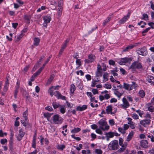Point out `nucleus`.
I'll return each instance as SVG.
<instances>
[{
	"label": "nucleus",
	"instance_id": "nucleus-1",
	"mask_svg": "<svg viewBox=\"0 0 154 154\" xmlns=\"http://www.w3.org/2000/svg\"><path fill=\"white\" fill-rule=\"evenodd\" d=\"M53 123L54 124H60L63 122V119L58 114L54 115L52 118Z\"/></svg>",
	"mask_w": 154,
	"mask_h": 154
},
{
	"label": "nucleus",
	"instance_id": "nucleus-2",
	"mask_svg": "<svg viewBox=\"0 0 154 154\" xmlns=\"http://www.w3.org/2000/svg\"><path fill=\"white\" fill-rule=\"evenodd\" d=\"M116 108H113L111 105H109L106 107V113L107 114H111L114 115L116 112Z\"/></svg>",
	"mask_w": 154,
	"mask_h": 154
},
{
	"label": "nucleus",
	"instance_id": "nucleus-3",
	"mask_svg": "<svg viewBox=\"0 0 154 154\" xmlns=\"http://www.w3.org/2000/svg\"><path fill=\"white\" fill-rule=\"evenodd\" d=\"M142 68V66L141 63L138 61H136L131 64L129 69H131L132 70H134L136 69H140Z\"/></svg>",
	"mask_w": 154,
	"mask_h": 154
},
{
	"label": "nucleus",
	"instance_id": "nucleus-4",
	"mask_svg": "<svg viewBox=\"0 0 154 154\" xmlns=\"http://www.w3.org/2000/svg\"><path fill=\"white\" fill-rule=\"evenodd\" d=\"M117 87V88L114 89V93L116 96L120 98L123 94V91L120 92L119 89L120 90L122 89V86L121 85H119Z\"/></svg>",
	"mask_w": 154,
	"mask_h": 154
},
{
	"label": "nucleus",
	"instance_id": "nucleus-5",
	"mask_svg": "<svg viewBox=\"0 0 154 154\" xmlns=\"http://www.w3.org/2000/svg\"><path fill=\"white\" fill-rule=\"evenodd\" d=\"M137 52L139 55L145 56L148 54V51L146 48L144 46L139 48L137 50Z\"/></svg>",
	"mask_w": 154,
	"mask_h": 154
},
{
	"label": "nucleus",
	"instance_id": "nucleus-6",
	"mask_svg": "<svg viewBox=\"0 0 154 154\" xmlns=\"http://www.w3.org/2000/svg\"><path fill=\"white\" fill-rule=\"evenodd\" d=\"M109 146L112 150H116L117 149L119 148L118 141L115 140L112 141L109 143Z\"/></svg>",
	"mask_w": 154,
	"mask_h": 154
},
{
	"label": "nucleus",
	"instance_id": "nucleus-7",
	"mask_svg": "<svg viewBox=\"0 0 154 154\" xmlns=\"http://www.w3.org/2000/svg\"><path fill=\"white\" fill-rule=\"evenodd\" d=\"M132 60V58L131 57H125L121 58L118 63L120 65H124L126 63L130 62Z\"/></svg>",
	"mask_w": 154,
	"mask_h": 154
},
{
	"label": "nucleus",
	"instance_id": "nucleus-8",
	"mask_svg": "<svg viewBox=\"0 0 154 154\" xmlns=\"http://www.w3.org/2000/svg\"><path fill=\"white\" fill-rule=\"evenodd\" d=\"M96 59L95 56L92 54H90L88 56L87 59H85V63H89L93 62Z\"/></svg>",
	"mask_w": 154,
	"mask_h": 154
},
{
	"label": "nucleus",
	"instance_id": "nucleus-9",
	"mask_svg": "<svg viewBox=\"0 0 154 154\" xmlns=\"http://www.w3.org/2000/svg\"><path fill=\"white\" fill-rule=\"evenodd\" d=\"M122 101V103L120 105L121 108L126 109L129 106L130 104L126 98H123Z\"/></svg>",
	"mask_w": 154,
	"mask_h": 154
},
{
	"label": "nucleus",
	"instance_id": "nucleus-10",
	"mask_svg": "<svg viewBox=\"0 0 154 154\" xmlns=\"http://www.w3.org/2000/svg\"><path fill=\"white\" fill-rule=\"evenodd\" d=\"M44 21L43 23V26L45 27H47V24L49 23L51 20V17L50 16H45L43 17Z\"/></svg>",
	"mask_w": 154,
	"mask_h": 154
},
{
	"label": "nucleus",
	"instance_id": "nucleus-11",
	"mask_svg": "<svg viewBox=\"0 0 154 154\" xmlns=\"http://www.w3.org/2000/svg\"><path fill=\"white\" fill-rule=\"evenodd\" d=\"M130 13H128L127 15L124 16L121 20L119 21V23L122 24L125 23L130 18Z\"/></svg>",
	"mask_w": 154,
	"mask_h": 154
},
{
	"label": "nucleus",
	"instance_id": "nucleus-12",
	"mask_svg": "<svg viewBox=\"0 0 154 154\" xmlns=\"http://www.w3.org/2000/svg\"><path fill=\"white\" fill-rule=\"evenodd\" d=\"M128 121V124L129 125V126L132 129H134L135 128V123L132 121V119L130 117H128L126 118Z\"/></svg>",
	"mask_w": 154,
	"mask_h": 154
},
{
	"label": "nucleus",
	"instance_id": "nucleus-13",
	"mask_svg": "<svg viewBox=\"0 0 154 154\" xmlns=\"http://www.w3.org/2000/svg\"><path fill=\"white\" fill-rule=\"evenodd\" d=\"M86 95L90 98L91 103L94 102L96 103H97V100H95V97L93 96L92 93L91 92H87Z\"/></svg>",
	"mask_w": 154,
	"mask_h": 154
},
{
	"label": "nucleus",
	"instance_id": "nucleus-14",
	"mask_svg": "<svg viewBox=\"0 0 154 154\" xmlns=\"http://www.w3.org/2000/svg\"><path fill=\"white\" fill-rule=\"evenodd\" d=\"M9 77L8 76L6 78V81L4 84V87L3 88V91L5 92H6L8 89L9 86Z\"/></svg>",
	"mask_w": 154,
	"mask_h": 154
},
{
	"label": "nucleus",
	"instance_id": "nucleus-15",
	"mask_svg": "<svg viewBox=\"0 0 154 154\" xmlns=\"http://www.w3.org/2000/svg\"><path fill=\"white\" fill-rule=\"evenodd\" d=\"M25 133L23 132V130L22 128L20 129L19 131V134L17 137V140L20 141L22 139V138L23 137Z\"/></svg>",
	"mask_w": 154,
	"mask_h": 154
},
{
	"label": "nucleus",
	"instance_id": "nucleus-16",
	"mask_svg": "<svg viewBox=\"0 0 154 154\" xmlns=\"http://www.w3.org/2000/svg\"><path fill=\"white\" fill-rule=\"evenodd\" d=\"M97 76H101L102 75V71L101 66L99 64L97 65V70L96 72Z\"/></svg>",
	"mask_w": 154,
	"mask_h": 154
},
{
	"label": "nucleus",
	"instance_id": "nucleus-17",
	"mask_svg": "<svg viewBox=\"0 0 154 154\" xmlns=\"http://www.w3.org/2000/svg\"><path fill=\"white\" fill-rule=\"evenodd\" d=\"M150 122V120L149 119H144L140 121V125L146 127L147 125H149Z\"/></svg>",
	"mask_w": 154,
	"mask_h": 154
},
{
	"label": "nucleus",
	"instance_id": "nucleus-18",
	"mask_svg": "<svg viewBox=\"0 0 154 154\" xmlns=\"http://www.w3.org/2000/svg\"><path fill=\"white\" fill-rule=\"evenodd\" d=\"M123 87L125 90L128 91H131L133 89L132 85L125 83H123Z\"/></svg>",
	"mask_w": 154,
	"mask_h": 154
},
{
	"label": "nucleus",
	"instance_id": "nucleus-19",
	"mask_svg": "<svg viewBox=\"0 0 154 154\" xmlns=\"http://www.w3.org/2000/svg\"><path fill=\"white\" fill-rule=\"evenodd\" d=\"M146 80L148 83L152 85L154 83V77L151 75H148L147 77Z\"/></svg>",
	"mask_w": 154,
	"mask_h": 154
},
{
	"label": "nucleus",
	"instance_id": "nucleus-20",
	"mask_svg": "<svg viewBox=\"0 0 154 154\" xmlns=\"http://www.w3.org/2000/svg\"><path fill=\"white\" fill-rule=\"evenodd\" d=\"M24 35L22 33H20L15 37V41L16 42H18L22 38Z\"/></svg>",
	"mask_w": 154,
	"mask_h": 154
},
{
	"label": "nucleus",
	"instance_id": "nucleus-21",
	"mask_svg": "<svg viewBox=\"0 0 154 154\" xmlns=\"http://www.w3.org/2000/svg\"><path fill=\"white\" fill-rule=\"evenodd\" d=\"M87 108V105H84L81 106H77L76 109L78 111H82L86 109Z\"/></svg>",
	"mask_w": 154,
	"mask_h": 154
},
{
	"label": "nucleus",
	"instance_id": "nucleus-22",
	"mask_svg": "<svg viewBox=\"0 0 154 154\" xmlns=\"http://www.w3.org/2000/svg\"><path fill=\"white\" fill-rule=\"evenodd\" d=\"M33 45L35 46H37L39 45L40 39L38 38L35 37L33 39Z\"/></svg>",
	"mask_w": 154,
	"mask_h": 154
},
{
	"label": "nucleus",
	"instance_id": "nucleus-23",
	"mask_svg": "<svg viewBox=\"0 0 154 154\" xmlns=\"http://www.w3.org/2000/svg\"><path fill=\"white\" fill-rule=\"evenodd\" d=\"M69 41V39H66L65 41H64L63 44L62 45L61 48V51H63L65 48L67 46L68 43Z\"/></svg>",
	"mask_w": 154,
	"mask_h": 154
},
{
	"label": "nucleus",
	"instance_id": "nucleus-24",
	"mask_svg": "<svg viewBox=\"0 0 154 154\" xmlns=\"http://www.w3.org/2000/svg\"><path fill=\"white\" fill-rule=\"evenodd\" d=\"M140 146L144 148H146L148 147V143L146 140H142L140 142Z\"/></svg>",
	"mask_w": 154,
	"mask_h": 154
},
{
	"label": "nucleus",
	"instance_id": "nucleus-25",
	"mask_svg": "<svg viewBox=\"0 0 154 154\" xmlns=\"http://www.w3.org/2000/svg\"><path fill=\"white\" fill-rule=\"evenodd\" d=\"M28 111L27 110H26L23 113V116L21 119H23L26 121H28Z\"/></svg>",
	"mask_w": 154,
	"mask_h": 154
},
{
	"label": "nucleus",
	"instance_id": "nucleus-26",
	"mask_svg": "<svg viewBox=\"0 0 154 154\" xmlns=\"http://www.w3.org/2000/svg\"><path fill=\"white\" fill-rule=\"evenodd\" d=\"M103 82H104L108 80L109 74L107 72H105L103 76Z\"/></svg>",
	"mask_w": 154,
	"mask_h": 154
},
{
	"label": "nucleus",
	"instance_id": "nucleus-27",
	"mask_svg": "<svg viewBox=\"0 0 154 154\" xmlns=\"http://www.w3.org/2000/svg\"><path fill=\"white\" fill-rule=\"evenodd\" d=\"M59 109L60 112L62 114H64L66 112V108L64 106L60 105V106L59 107Z\"/></svg>",
	"mask_w": 154,
	"mask_h": 154
},
{
	"label": "nucleus",
	"instance_id": "nucleus-28",
	"mask_svg": "<svg viewBox=\"0 0 154 154\" xmlns=\"http://www.w3.org/2000/svg\"><path fill=\"white\" fill-rule=\"evenodd\" d=\"M104 126H105L104 127H103V126H100V128L103 131H108L109 130V126L108 125L107 123L105 125H104Z\"/></svg>",
	"mask_w": 154,
	"mask_h": 154
},
{
	"label": "nucleus",
	"instance_id": "nucleus-29",
	"mask_svg": "<svg viewBox=\"0 0 154 154\" xmlns=\"http://www.w3.org/2000/svg\"><path fill=\"white\" fill-rule=\"evenodd\" d=\"M134 134L133 132L132 131L128 135L127 139L126 141L128 142L129 141L132 139Z\"/></svg>",
	"mask_w": 154,
	"mask_h": 154
},
{
	"label": "nucleus",
	"instance_id": "nucleus-30",
	"mask_svg": "<svg viewBox=\"0 0 154 154\" xmlns=\"http://www.w3.org/2000/svg\"><path fill=\"white\" fill-rule=\"evenodd\" d=\"M17 88L15 90L14 94V97L15 98L17 97V94L18 92V89L19 88V84L18 83H17Z\"/></svg>",
	"mask_w": 154,
	"mask_h": 154
},
{
	"label": "nucleus",
	"instance_id": "nucleus-31",
	"mask_svg": "<svg viewBox=\"0 0 154 154\" xmlns=\"http://www.w3.org/2000/svg\"><path fill=\"white\" fill-rule=\"evenodd\" d=\"M138 94L139 96L142 98H143L145 95V93L143 90H140L139 91Z\"/></svg>",
	"mask_w": 154,
	"mask_h": 154
},
{
	"label": "nucleus",
	"instance_id": "nucleus-32",
	"mask_svg": "<svg viewBox=\"0 0 154 154\" xmlns=\"http://www.w3.org/2000/svg\"><path fill=\"white\" fill-rule=\"evenodd\" d=\"M107 122H106L104 120L101 119H100L98 122V123L99 125H101V126H104V125H105L106 124Z\"/></svg>",
	"mask_w": 154,
	"mask_h": 154
},
{
	"label": "nucleus",
	"instance_id": "nucleus-33",
	"mask_svg": "<svg viewBox=\"0 0 154 154\" xmlns=\"http://www.w3.org/2000/svg\"><path fill=\"white\" fill-rule=\"evenodd\" d=\"M76 88L74 84H72L70 85V93L72 94H73L74 91H75Z\"/></svg>",
	"mask_w": 154,
	"mask_h": 154
},
{
	"label": "nucleus",
	"instance_id": "nucleus-34",
	"mask_svg": "<svg viewBox=\"0 0 154 154\" xmlns=\"http://www.w3.org/2000/svg\"><path fill=\"white\" fill-rule=\"evenodd\" d=\"M53 87H52L51 86L49 88L48 91V93L50 94V95L51 97L54 95L55 93L54 92V90L53 88Z\"/></svg>",
	"mask_w": 154,
	"mask_h": 154
},
{
	"label": "nucleus",
	"instance_id": "nucleus-35",
	"mask_svg": "<svg viewBox=\"0 0 154 154\" xmlns=\"http://www.w3.org/2000/svg\"><path fill=\"white\" fill-rule=\"evenodd\" d=\"M113 132H109L106 134V137H108L110 138H112L114 137Z\"/></svg>",
	"mask_w": 154,
	"mask_h": 154
},
{
	"label": "nucleus",
	"instance_id": "nucleus-36",
	"mask_svg": "<svg viewBox=\"0 0 154 154\" xmlns=\"http://www.w3.org/2000/svg\"><path fill=\"white\" fill-rule=\"evenodd\" d=\"M111 17H108L104 21L103 23V26H105L110 20Z\"/></svg>",
	"mask_w": 154,
	"mask_h": 154
},
{
	"label": "nucleus",
	"instance_id": "nucleus-37",
	"mask_svg": "<svg viewBox=\"0 0 154 154\" xmlns=\"http://www.w3.org/2000/svg\"><path fill=\"white\" fill-rule=\"evenodd\" d=\"M94 153L95 154H102L103 151L100 149H96L94 150Z\"/></svg>",
	"mask_w": 154,
	"mask_h": 154
},
{
	"label": "nucleus",
	"instance_id": "nucleus-38",
	"mask_svg": "<svg viewBox=\"0 0 154 154\" xmlns=\"http://www.w3.org/2000/svg\"><path fill=\"white\" fill-rule=\"evenodd\" d=\"M52 106L54 109L59 107L60 105V104L56 102H53L52 103Z\"/></svg>",
	"mask_w": 154,
	"mask_h": 154
},
{
	"label": "nucleus",
	"instance_id": "nucleus-39",
	"mask_svg": "<svg viewBox=\"0 0 154 154\" xmlns=\"http://www.w3.org/2000/svg\"><path fill=\"white\" fill-rule=\"evenodd\" d=\"M81 130V129L79 128H74L71 131V132L72 133H75L79 132Z\"/></svg>",
	"mask_w": 154,
	"mask_h": 154
},
{
	"label": "nucleus",
	"instance_id": "nucleus-40",
	"mask_svg": "<svg viewBox=\"0 0 154 154\" xmlns=\"http://www.w3.org/2000/svg\"><path fill=\"white\" fill-rule=\"evenodd\" d=\"M54 78V76L53 75H51L50 76V78L48 79V80L47 82V85H49L50 84H51V82L53 80Z\"/></svg>",
	"mask_w": 154,
	"mask_h": 154
},
{
	"label": "nucleus",
	"instance_id": "nucleus-41",
	"mask_svg": "<svg viewBox=\"0 0 154 154\" xmlns=\"http://www.w3.org/2000/svg\"><path fill=\"white\" fill-rule=\"evenodd\" d=\"M44 67L43 66L42 67L40 68L38 70V71L34 74V77H35V76H37V75H38L40 74V73L41 72L42 70L44 68Z\"/></svg>",
	"mask_w": 154,
	"mask_h": 154
},
{
	"label": "nucleus",
	"instance_id": "nucleus-42",
	"mask_svg": "<svg viewBox=\"0 0 154 154\" xmlns=\"http://www.w3.org/2000/svg\"><path fill=\"white\" fill-rule=\"evenodd\" d=\"M20 122L21 124L25 127L28 124V121H26L23 119H21Z\"/></svg>",
	"mask_w": 154,
	"mask_h": 154
},
{
	"label": "nucleus",
	"instance_id": "nucleus-43",
	"mask_svg": "<svg viewBox=\"0 0 154 154\" xmlns=\"http://www.w3.org/2000/svg\"><path fill=\"white\" fill-rule=\"evenodd\" d=\"M132 118L134 120H137L139 119V116L136 113H134L131 115Z\"/></svg>",
	"mask_w": 154,
	"mask_h": 154
},
{
	"label": "nucleus",
	"instance_id": "nucleus-44",
	"mask_svg": "<svg viewBox=\"0 0 154 154\" xmlns=\"http://www.w3.org/2000/svg\"><path fill=\"white\" fill-rule=\"evenodd\" d=\"M51 115V114L49 113L48 112L45 113L44 114V117L47 118L48 121H49V119H50Z\"/></svg>",
	"mask_w": 154,
	"mask_h": 154
},
{
	"label": "nucleus",
	"instance_id": "nucleus-45",
	"mask_svg": "<svg viewBox=\"0 0 154 154\" xmlns=\"http://www.w3.org/2000/svg\"><path fill=\"white\" fill-rule=\"evenodd\" d=\"M140 42L138 43H135L133 44H131L129 45V46L130 48L131 49L134 48V47H135L138 45L140 44Z\"/></svg>",
	"mask_w": 154,
	"mask_h": 154
},
{
	"label": "nucleus",
	"instance_id": "nucleus-46",
	"mask_svg": "<svg viewBox=\"0 0 154 154\" xmlns=\"http://www.w3.org/2000/svg\"><path fill=\"white\" fill-rule=\"evenodd\" d=\"M65 147V146L64 145H58L57 146V148L60 150H63Z\"/></svg>",
	"mask_w": 154,
	"mask_h": 154
},
{
	"label": "nucleus",
	"instance_id": "nucleus-47",
	"mask_svg": "<svg viewBox=\"0 0 154 154\" xmlns=\"http://www.w3.org/2000/svg\"><path fill=\"white\" fill-rule=\"evenodd\" d=\"M142 19L146 21L148 20V16L147 14H143L142 15Z\"/></svg>",
	"mask_w": 154,
	"mask_h": 154
},
{
	"label": "nucleus",
	"instance_id": "nucleus-48",
	"mask_svg": "<svg viewBox=\"0 0 154 154\" xmlns=\"http://www.w3.org/2000/svg\"><path fill=\"white\" fill-rule=\"evenodd\" d=\"M8 142V140L7 139H2L0 140V143L2 145H5Z\"/></svg>",
	"mask_w": 154,
	"mask_h": 154
},
{
	"label": "nucleus",
	"instance_id": "nucleus-49",
	"mask_svg": "<svg viewBox=\"0 0 154 154\" xmlns=\"http://www.w3.org/2000/svg\"><path fill=\"white\" fill-rule=\"evenodd\" d=\"M75 63L76 64V65L78 66H80L82 65L81 61L80 59H76L75 61Z\"/></svg>",
	"mask_w": 154,
	"mask_h": 154
},
{
	"label": "nucleus",
	"instance_id": "nucleus-50",
	"mask_svg": "<svg viewBox=\"0 0 154 154\" xmlns=\"http://www.w3.org/2000/svg\"><path fill=\"white\" fill-rule=\"evenodd\" d=\"M55 96L58 99L60 98V96H61V94L58 91H56L55 92L54 94Z\"/></svg>",
	"mask_w": 154,
	"mask_h": 154
},
{
	"label": "nucleus",
	"instance_id": "nucleus-51",
	"mask_svg": "<svg viewBox=\"0 0 154 154\" xmlns=\"http://www.w3.org/2000/svg\"><path fill=\"white\" fill-rule=\"evenodd\" d=\"M36 138L34 137L32 142V146L34 148H35L36 147Z\"/></svg>",
	"mask_w": 154,
	"mask_h": 154
},
{
	"label": "nucleus",
	"instance_id": "nucleus-52",
	"mask_svg": "<svg viewBox=\"0 0 154 154\" xmlns=\"http://www.w3.org/2000/svg\"><path fill=\"white\" fill-rule=\"evenodd\" d=\"M104 88L106 89H111L112 88V86L111 84L109 83H106L103 86Z\"/></svg>",
	"mask_w": 154,
	"mask_h": 154
},
{
	"label": "nucleus",
	"instance_id": "nucleus-53",
	"mask_svg": "<svg viewBox=\"0 0 154 154\" xmlns=\"http://www.w3.org/2000/svg\"><path fill=\"white\" fill-rule=\"evenodd\" d=\"M118 131L122 134H124L125 133V131L123 128L121 127H119L118 128Z\"/></svg>",
	"mask_w": 154,
	"mask_h": 154
},
{
	"label": "nucleus",
	"instance_id": "nucleus-54",
	"mask_svg": "<svg viewBox=\"0 0 154 154\" xmlns=\"http://www.w3.org/2000/svg\"><path fill=\"white\" fill-rule=\"evenodd\" d=\"M82 154H90L91 153L90 150H82Z\"/></svg>",
	"mask_w": 154,
	"mask_h": 154
},
{
	"label": "nucleus",
	"instance_id": "nucleus-55",
	"mask_svg": "<svg viewBox=\"0 0 154 154\" xmlns=\"http://www.w3.org/2000/svg\"><path fill=\"white\" fill-rule=\"evenodd\" d=\"M109 124L111 126H113L115 124V122L113 119H110L109 121Z\"/></svg>",
	"mask_w": 154,
	"mask_h": 154
},
{
	"label": "nucleus",
	"instance_id": "nucleus-56",
	"mask_svg": "<svg viewBox=\"0 0 154 154\" xmlns=\"http://www.w3.org/2000/svg\"><path fill=\"white\" fill-rule=\"evenodd\" d=\"M122 146L121 148L118 151V152L120 153L123 152L125 149L126 148L123 146Z\"/></svg>",
	"mask_w": 154,
	"mask_h": 154
},
{
	"label": "nucleus",
	"instance_id": "nucleus-57",
	"mask_svg": "<svg viewBox=\"0 0 154 154\" xmlns=\"http://www.w3.org/2000/svg\"><path fill=\"white\" fill-rule=\"evenodd\" d=\"M148 25L150 26L149 27L150 28V29H154V23L153 22H149L148 23Z\"/></svg>",
	"mask_w": 154,
	"mask_h": 154
},
{
	"label": "nucleus",
	"instance_id": "nucleus-58",
	"mask_svg": "<svg viewBox=\"0 0 154 154\" xmlns=\"http://www.w3.org/2000/svg\"><path fill=\"white\" fill-rule=\"evenodd\" d=\"M111 72L115 77L116 78V77L118 76V74L115 72V71L114 70H111Z\"/></svg>",
	"mask_w": 154,
	"mask_h": 154
},
{
	"label": "nucleus",
	"instance_id": "nucleus-59",
	"mask_svg": "<svg viewBox=\"0 0 154 154\" xmlns=\"http://www.w3.org/2000/svg\"><path fill=\"white\" fill-rule=\"evenodd\" d=\"M109 65L114 66L115 64V62L112 60H110L109 61Z\"/></svg>",
	"mask_w": 154,
	"mask_h": 154
},
{
	"label": "nucleus",
	"instance_id": "nucleus-60",
	"mask_svg": "<svg viewBox=\"0 0 154 154\" xmlns=\"http://www.w3.org/2000/svg\"><path fill=\"white\" fill-rule=\"evenodd\" d=\"M76 73L77 75H79L80 74L81 76H83L84 75V72L82 70L77 71Z\"/></svg>",
	"mask_w": 154,
	"mask_h": 154
},
{
	"label": "nucleus",
	"instance_id": "nucleus-61",
	"mask_svg": "<svg viewBox=\"0 0 154 154\" xmlns=\"http://www.w3.org/2000/svg\"><path fill=\"white\" fill-rule=\"evenodd\" d=\"M91 91L94 95L97 94L98 93V91L96 89H93L91 90Z\"/></svg>",
	"mask_w": 154,
	"mask_h": 154
},
{
	"label": "nucleus",
	"instance_id": "nucleus-62",
	"mask_svg": "<svg viewBox=\"0 0 154 154\" xmlns=\"http://www.w3.org/2000/svg\"><path fill=\"white\" fill-rule=\"evenodd\" d=\"M150 28L148 27V28L146 29H145L144 30H143L142 32V33L143 34V36L144 35H145L143 34L144 33L147 32L149 30H150Z\"/></svg>",
	"mask_w": 154,
	"mask_h": 154
},
{
	"label": "nucleus",
	"instance_id": "nucleus-63",
	"mask_svg": "<svg viewBox=\"0 0 154 154\" xmlns=\"http://www.w3.org/2000/svg\"><path fill=\"white\" fill-rule=\"evenodd\" d=\"M71 137H72V138H74V139H75V140L78 141L80 140L81 139V138L80 137H75V135L73 134L71 135Z\"/></svg>",
	"mask_w": 154,
	"mask_h": 154
},
{
	"label": "nucleus",
	"instance_id": "nucleus-64",
	"mask_svg": "<svg viewBox=\"0 0 154 154\" xmlns=\"http://www.w3.org/2000/svg\"><path fill=\"white\" fill-rule=\"evenodd\" d=\"M148 110L150 112H153L154 111V107L152 106H150L148 107Z\"/></svg>",
	"mask_w": 154,
	"mask_h": 154
}]
</instances>
